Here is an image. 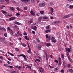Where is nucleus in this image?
Wrapping results in <instances>:
<instances>
[{"label": "nucleus", "mask_w": 73, "mask_h": 73, "mask_svg": "<svg viewBox=\"0 0 73 73\" xmlns=\"http://www.w3.org/2000/svg\"><path fill=\"white\" fill-rule=\"evenodd\" d=\"M39 6L40 7H44L45 6V4L44 3H40L39 4Z\"/></svg>", "instance_id": "nucleus-1"}, {"label": "nucleus", "mask_w": 73, "mask_h": 73, "mask_svg": "<svg viewBox=\"0 0 73 73\" xmlns=\"http://www.w3.org/2000/svg\"><path fill=\"white\" fill-rule=\"evenodd\" d=\"M39 70L41 73H45V72L44 71V68L42 67H40L39 68Z\"/></svg>", "instance_id": "nucleus-2"}, {"label": "nucleus", "mask_w": 73, "mask_h": 73, "mask_svg": "<svg viewBox=\"0 0 73 73\" xmlns=\"http://www.w3.org/2000/svg\"><path fill=\"white\" fill-rule=\"evenodd\" d=\"M19 56L20 57H23L25 60H27V58L26 57V56H25V55L21 54Z\"/></svg>", "instance_id": "nucleus-3"}, {"label": "nucleus", "mask_w": 73, "mask_h": 73, "mask_svg": "<svg viewBox=\"0 0 73 73\" xmlns=\"http://www.w3.org/2000/svg\"><path fill=\"white\" fill-rule=\"evenodd\" d=\"M19 56L20 57H23L25 60H27V58L26 57V56H25V55L21 54Z\"/></svg>", "instance_id": "nucleus-4"}, {"label": "nucleus", "mask_w": 73, "mask_h": 73, "mask_svg": "<svg viewBox=\"0 0 73 73\" xmlns=\"http://www.w3.org/2000/svg\"><path fill=\"white\" fill-rule=\"evenodd\" d=\"M10 20H13L16 19V17H12L9 19Z\"/></svg>", "instance_id": "nucleus-5"}, {"label": "nucleus", "mask_w": 73, "mask_h": 73, "mask_svg": "<svg viewBox=\"0 0 73 73\" xmlns=\"http://www.w3.org/2000/svg\"><path fill=\"white\" fill-rule=\"evenodd\" d=\"M69 15H66L64 17H62V19H66V18H68V17H69Z\"/></svg>", "instance_id": "nucleus-6"}, {"label": "nucleus", "mask_w": 73, "mask_h": 73, "mask_svg": "<svg viewBox=\"0 0 73 73\" xmlns=\"http://www.w3.org/2000/svg\"><path fill=\"white\" fill-rule=\"evenodd\" d=\"M21 1L22 2H23V3H27V2L29 1L30 0H21Z\"/></svg>", "instance_id": "nucleus-7"}, {"label": "nucleus", "mask_w": 73, "mask_h": 73, "mask_svg": "<svg viewBox=\"0 0 73 73\" xmlns=\"http://www.w3.org/2000/svg\"><path fill=\"white\" fill-rule=\"evenodd\" d=\"M28 47L29 48V50H28L27 51V53H30L31 52V48L30 47H29V45L28 44Z\"/></svg>", "instance_id": "nucleus-8"}, {"label": "nucleus", "mask_w": 73, "mask_h": 73, "mask_svg": "<svg viewBox=\"0 0 73 73\" xmlns=\"http://www.w3.org/2000/svg\"><path fill=\"white\" fill-rule=\"evenodd\" d=\"M65 49H66V52H68V51L69 52H70L71 50H70V48H68H68L66 47L65 48Z\"/></svg>", "instance_id": "nucleus-9"}, {"label": "nucleus", "mask_w": 73, "mask_h": 73, "mask_svg": "<svg viewBox=\"0 0 73 73\" xmlns=\"http://www.w3.org/2000/svg\"><path fill=\"white\" fill-rule=\"evenodd\" d=\"M61 57L62 58L63 60H64V57H65V55L64 54H62L61 55Z\"/></svg>", "instance_id": "nucleus-10"}, {"label": "nucleus", "mask_w": 73, "mask_h": 73, "mask_svg": "<svg viewBox=\"0 0 73 73\" xmlns=\"http://www.w3.org/2000/svg\"><path fill=\"white\" fill-rule=\"evenodd\" d=\"M46 38H48V40L50 39V36H49L47 35H46Z\"/></svg>", "instance_id": "nucleus-11"}, {"label": "nucleus", "mask_w": 73, "mask_h": 73, "mask_svg": "<svg viewBox=\"0 0 73 73\" xmlns=\"http://www.w3.org/2000/svg\"><path fill=\"white\" fill-rule=\"evenodd\" d=\"M42 19V17H39L38 18V21H41Z\"/></svg>", "instance_id": "nucleus-12"}, {"label": "nucleus", "mask_w": 73, "mask_h": 73, "mask_svg": "<svg viewBox=\"0 0 73 73\" xmlns=\"http://www.w3.org/2000/svg\"><path fill=\"white\" fill-rule=\"evenodd\" d=\"M0 40H1V42H3V41H4V40H5V38H1Z\"/></svg>", "instance_id": "nucleus-13"}, {"label": "nucleus", "mask_w": 73, "mask_h": 73, "mask_svg": "<svg viewBox=\"0 0 73 73\" xmlns=\"http://www.w3.org/2000/svg\"><path fill=\"white\" fill-rule=\"evenodd\" d=\"M42 46H41V45H40V44H39L38 46V48L39 49H40L41 48Z\"/></svg>", "instance_id": "nucleus-14"}, {"label": "nucleus", "mask_w": 73, "mask_h": 73, "mask_svg": "<svg viewBox=\"0 0 73 73\" xmlns=\"http://www.w3.org/2000/svg\"><path fill=\"white\" fill-rule=\"evenodd\" d=\"M30 13L33 16H35V14L34 13H33V11L32 10H31L30 11Z\"/></svg>", "instance_id": "nucleus-15"}, {"label": "nucleus", "mask_w": 73, "mask_h": 73, "mask_svg": "<svg viewBox=\"0 0 73 73\" xmlns=\"http://www.w3.org/2000/svg\"><path fill=\"white\" fill-rule=\"evenodd\" d=\"M37 61H38V62H41V61L40 59H36L35 60V62H37Z\"/></svg>", "instance_id": "nucleus-16"}, {"label": "nucleus", "mask_w": 73, "mask_h": 73, "mask_svg": "<svg viewBox=\"0 0 73 73\" xmlns=\"http://www.w3.org/2000/svg\"><path fill=\"white\" fill-rule=\"evenodd\" d=\"M59 69V68H58V67H56L54 69V70L55 71H57Z\"/></svg>", "instance_id": "nucleus-17"}, {"label": "nucleus", "mask_w": 73, "mask_h": 73, "mask_svg": "<svg viewBox=\"0 0 73 73\" xmlns=\"http://www.w3.org/2000/svg\"><path fill=\"white\" fill-rule=\"evenodd\" d=\"M45 32L46 33H48V32H50V30H46L45 31Z\"/></svg>", "instance_id": "nucleus-18"}, {"label": "nucleus", "mask_w": 73, "mask_h": 73, "mask_svg": "<svg viewBox=\"0 0 73 73\" xmlns=\"http://www.w3.org/2000/svg\"><path fill=\"white\" fill-rule=\"evenodd\" d=\"M33 29L35 31H36L37 30V27L36 26H35L33 28Z\"/></svg>", "instance_id": "nucleus-19"}, {"label": "nucleus", "mask_w": 73, "mask_h": 73, "mask_svg": "<svg viewBox=\"0 0 73 73\" xmlns=\"http://www.w3.org/2000/svg\"><path fill=\"white\" fill-rule=\"evenodd\" d=\"M7 29L8 30H9V31H11V33H12V29H10V27H8L7 28Z\"/></svg>", "instance_id": "nucleus-20"}, {"label": "nucleus", "mask_w": 73, "mask_h": 73, "mask_svg": "<svg viewBox=\"0 0 73 73\" xmlns=\"http://www.w3.org/2000/svg\"><path fill=\"white\" fill-rule=\"evenodd\" d=\"M1 11H2V13H5V14L7 13L6 11H4L3 10H2Z\"/></svg>", "instance_id": "nucleus-21"}, {"label": "nucleus", "mask_w": 73, "mask_h": 73, "mask_svg": "<svg viewBox=\"0 0 73 73\" xmlns=\"http://www.w3.org/2000/svg\"><path fill=\"white\" fill-rule=\"evenodd\" d=\"M15 24H18V25H20V23L17 22H15Z\"/></svg>", "instance_id": "nucleus-22"}, {"label": "nucleus", "mask_w": 73, "mask_h": 73, "mask_svg": "<svg viewBox=\"0 0 73 73\" xmlns=\"http://www.w3.org/2000/svg\"><path fill=\"white\" fill-rule=\"evenodd\" d=\"M1 30H3L4 31H6V29L2 27L1 28Z\"/></svg>", "instance_id": "nucleus-23"}, {"label": "nucleus", "mask_w": 73, "mask_h": 73, "mask_svg": "<svg viewBox=\"0 0 73 73\" xmlns=\"http://www.w3.org/2000/svg\"><path fill=\"white\" fill-rule=\"evenodd\" d=\"M0 59L3 60L4 59V57L0 56Z\"/></svg>", "instance_id": "nucleus-24"}, {"label": "nucleus", "mask_w": 73, "mask_h": 73, "mask_svg": "<svg viewBox=\"0 0 73 73\" xmlns=\"http://www.w3.org/2000/svg\"><path fill=\"white\" fill-rule=\"evenodd\" d=\"M10 8V9H11L12 11H14V10H15V9L13 7H11Z\"/></svg>", "instance_id": "nucleus-25"}, {"label": "nucleus", "mask_w": 73, "mask_h": 73, "mask_svg": "<svg viewBox=\"0 0 73 73\" xmlns=\"http://www.w3.org/2000/svg\"><path fill=\"white\" fill-rule=\"evenodd\" d=\"M25 38L26 39V40H29V38L27 36H26L25 37Z\"/></svg>", "instance_id": "nucleus-26"}, {"label": "nucleus", "mask_w": 73, "mask_h": 73, "mask_svg": "<svg viewBox=\"0 0 73 73\" xmlns=\"http://www.w3.org/2000/svg\"><path fill=\"white\" fill-rule=\"evenodd\" d=\"M8 54H10V55H11V56H13H13H14V55L13 54H12L10 53L9 52H8Z\"/></svg>", "instance_id": "nucleus-27"}, {"label": "nucleus", "mask_w": 73, "mask_h": 73, "mask_svg": "<svg viewBox=\"0 0 73 73\" xmlns=\"http://www.w3.org/2000/svg\"><path fill=\"white\" fill-rule=\"evenodd\" d=\"M59 62H61V57H59L58 58Z\"/></svg>", "instance_id": "nucleus-28"}, {"label": "nucleus", "mask_w": 73, "mask_h": 73, "mask_svg": "<svg viewBox=\"0 0 73 73\" xmlns=\"http://www.w3.org/2000/svg\"><path fill=\"white\" fill-rule=\"evenodd\" d=\"M61 65V62H59V64L58 65V66H60Z\"/></svg>", "instance_id": "nucleus-29"}, {"label": "nucleus", "mask_w": 73, "mask_h": 73, "mask_svg": "<svg viewBox=\"0 0 73 73\" xmlns=\"http://www.w3.org/2000/svg\"><path fill=\"white\" fill-rule=\"evenodd\" d=\"M55 39V38L53 37H52L51 38V40H52Z\"/></svg>", "instance_id": "nucleus-30"}, {"label": "nucleus", "mask_w": 73, "mask_h": 73, "mask_svg": "<svg viewBox=\"0 0 73 73\" xmlns=\"http://www.w3.org/2000/svg\"><path fill=\"white\" fill-rule=\"evenodd\" d=\"M50 45V43H48L46 44V46H49Z\"/></svg>", "instance_id": "nucleus-31"}, {"label": "nucleus", "mask_w": 73, "mask_h": 73, "mask_svg": "<svg viewBox=\"0 0 73 73\" xmlns=\"http://www.w3.org/2000/svg\"><path fill=\"white\" fill-rule=\"evenodd\" d=\"M4 36L5 37H7V33H5L4 34Z\"/></svg>", "instance_id": "nucleus-32"}, {"label": "nucleus", "mask_w": 73, "mask_h": 73, "mask_svg": "<svg viewBox=\"0 0 73 73\" xmlns=\"http://www.w3.org/2000/svg\"><path fill=\"white\" fill-rule=\"evenodd\" d=\"M43 19H48V17L46 16H44L43 17Z\"/></svg>", "instance_id": "nucleus-33"}, {"label": "nucleus", "mask_w": 73, "mask_h": 73, "mask_svg": "<svg viewBox=\"0 0 73 73\" xmlns=\"http://www.w3.org/2000/svg\"><path fill=\"white\" fill-rule=\"evenodd\" d=\"M40 13H41V15H42V14H43V13H44V11H40Z\"/></svg>", "instance_id": "nucleus-34"}, {"label": "nucleus", "mask_w": 73, "mask_h": 73, "mask_svg": "<svg viewBox=\"0 0 73 73\" xmlns=\"http://www.w3.org/2000/svg\"><path fill=\"white\" fill-rule=\"evenodd\" d=\"M17 33L18 34V35H19L21 33V32L20 31H18V32H17Z\"/></svg>", "instance_id": "nucleus-35"}, {"label": "nucleus", "mask_w": 73, "mask_h": 73, "mask_svg": "<svg viewBox=\"0 0 73 73\" xmlns=\"http://www.w3.org/2000/svg\"><path fill=\"white\" fill-rule=\"evenodd\" d=\"M51 11L52 13H53V8H51Z\"/></svg>", "instance_id": "nucleus-36"}, {"label": "nucleus", "mask_w": 73, "mask_h": 73, "mask_svg": "<svg viewBox=\"0 0 73 73\" xmlns=\"http://www.w3.org/2000/svg\"><path fill=\"white\" fill-rule=\"evenodd\" d=\"M61 73H64V69H62L61 70Z\"/></svg>", "instance_id": "nucleus-37"}, {"label": "nucleus", "mask_w": 73, "mask_h": 73, "mask_svg": "<svg viewBox=\"0 0 73 73\" xmlns=\"http://www.w3.org/2000/svg\"><path fill=\"white\" fill-rule=\"evenodd\" d=\"M69 71L70 72H71V73H72V72H73V70L71 69H69Z\"/></svg>", "instance_id": "nucleus-38"}, {"label": "nucleus", "mask_w": 73, "mask_h": 73, "mask_svg": "<svg viewBox=\"0 0 73 73\" xmlns=\"http://www.w3.org/2000/svg\"><path fill=\"white\" fill-rule=\"evenodd\" d=\"M69 7H70V8L71 9L73 8V5H70Z\"/></svg>", "instance_id": "nucleus-39"}, {"label": "nucleus", "mask_w": 73, "mask_h": 73, "mask_svg": "<svg viewBox=\"0 0 73 73\" xmlns=\"http://www.w3.org/2000/svg\"><path fill=\"white\" fill-rule=\"evenodd\" d=\"M4 66H7V67L9 66H8V64H4Z\"/></svg>", "instance_id": "nucleus-40"}, {"label": "nucleus", "mask_w": 73, "mask_h": 73, "mask_svg": "<svg viewBox=\"0 0 73 73\" xmlns=\"http://www.w3.org/2000/svg\"><path fill=\"white\" fill-rule=\"evenodd\" d=\"M22 45H23V46L24 47H26V44L24 43H23Z\"/></svg>", "instance_id": "nucleus-41"}, {"label": "nucleus", "mask_w": 73, "mask_h": 73, "mask_svg": "<svg viewBox=\"0 0 73 73\" xmlns=\"http://www.w3.org/2000/svg\"><path fill=\"white\" fill-rule=\"evenodd\" d=\"M67 54H66L67 56V57L68 58L69 57V53L68 52H67Z\"/></svg>", "instance_id": "nucleus-42"}, {"label": "nucleus", "mask_w": 73, "mask_h": 73, "mask_svg": "<svg viewBox=\"0 0 73 73\" xmlns=\"http://www.w3.org/2000/svg\"><path fill=\"white\" fill-rule=\"evenodd\" d=\"M15 50H16V51H17L18 52H20V51L19 50V49H18L17 48H16L15 49Z\"/></svg>", "instance_id": "nucleus-43"}, {"label": "nucleus", "mask_w": 73, "mask_h": 73, "mask_svg": "<svg viewBox=\"0 0 73 73\" xmlns=\"http://www.w3.org/2000/svg\"><path fill=\"white\" fill-rule=\"evenodd\" d=\"M27 8H28V7H25L24 8V10H27Z\"/></svg>", "instance_id": "nucleus-44"}, {"label": "nucleus", "mask_w": 73, "mask_h": 73, "mask_svg": "<svg viewBox=\"0 0 73 73\" xmlns=\"http://www.w3.org/2000/svg\"><path fill=\"white\" fill-rule=\"evenodd\" d=\"M28 68H29V69H30V70H31V68H32V66H28Z\"/></svg>", "instance_id": "nucleus-45"}, {"label": "nucleus", "mask_w": 73, "mask_h": 73, "mask_svg": "<svg viewBox=\"0 0 73 73\" xmlns=\"http://www.w3.org/2000/svg\"><path fill=\"white\" fill-rule=\"evenodd\" d=\"M52 42H54L55 43L56 42V39H54V40H52Z\"/></svg>", "instance_id": "nucleus-46"}, {"label": "nucleus", "mask_w": 73, "mask_h": 73, "mask_svg": "<svg viewBox=\"0 0 73 73\" xmlns=\"http://www.w3.org/2000/svg\"><path fill=\"white\" fill-rule=\"evenodd\" d=\"M33 22V21L32 20V19H31L30 20V23L31 24V23H32V22Z\"/></svg>", "instance_id": "nucleus-47"}, {"label": "nucleus", "mask_w": 73, "mask_h": 73, "mask_svg": "<svg viewBox=\"0 0 73 73\" xmlns=\"http://www.w3.org/2000/svg\"><path fill=\"white\" fill-rule=\"evenodd\" d=\"M35 0H31V2L32 3H34L35 2Z\"/></svg>", "instance_id": "nucleus-48"}, {"label": "nucleus", "mask_w": 73, "mask_h": 73, "mask_svg": "<svg viewBox=\"0 0 73 73\" xmlns=\"http://www.w3.org/2000/svg\"><path fill=\"white\" fill-rule=\"evenodd\" d=\"M67 66L68 67H70L71 66H70V64H67Z\"/></svg>", "instance_id": "nucleus-49"}, {"label": "nucleus", "mask_w": 73, "mask_h": 73, "mask_svg": "<svg viewBox=\"0 0 73 73\" xmlns=\"http://www.w3.org/2000/svg\"><path fill=\"white\" fill-rule=\"evenodd\" d=\"M49 29V27L48 26H47L46 27V29Z\"/></svg>", "instance_id": "nucleus-50"}, {"label": "nucleus", "mask_w": 73, "mask_h": 73, "mask_svg": "<svg viewBox=\"0 0 73 73\" xmlns=\"http://www.w3.org/2000/svg\"><path fill=\"white\" fill-rule=\"evenodd\" d=\"M32 33H33V34H34V35L35 34V32L34 31H32Z\"/></svg>", "instance_id": "nucleus-51"}, {"label": "nucleus", "mask_w": 73, "mask_h": 73, "mask_svg": "<svg viewBox=\"0 0 73 73\" xmlns=\"http://www.w3.org/2000/svg\"><path fill=\"white\" fill-rule=\"evenodd\" d=\"M54 61L55 62H56V63H58V60H57L56 59Z\"/></svg>", "instance_id": "nucleus-52"}, {"label": "nucleus", "mask_w": 73, "mask_h": 73, "mask_svg": "<svg viewBox=\"0 0 73 73\" xmlns=\"http://www.w3.org/2000/svg\"><path fill=\"white\" fill-rule=\"evenodd\" d=\"M16 9H17V10H18V11H19L20 10V8H19V7H17V8H16Z\"/></svg>", "instance_id": "nucleus-53"}, {"label": "nucleus", "mask_w": 73, "mask_h": 73, "mask_svg": "<svg viewBox=\"0 0 73 73\" xmlns=\"http://www.w3.org/2000/svg\"><path fill=\"white\" fill-rule=\"evenodd\" d=\"M19 15H20V13H17L16 14V16H19Z\"/></svg>", "instance_id": "nucleus-54"}, {"label": "nucleus", "mask_w": 73, "mask_h": 73, "mask_svg": "<svg viewBox=\"0 0 73 73\" xmlns=\"http://www.w3.org/2000/svg\"><path fill=\"white\" fill-rule=\"evenodd\" d=\"M23 35H24V36H26V35H27V33L26 32H25L24 33H23Z\"/></svg>", "instance_id": "nucleus-55"}, {"label": "nucleus", "mask_w": 73, "mask_h": 73, "mask_svg": "<svg viewBox=\"0 0 73 73\" xmlns=\"http://www.w3.org/2000/svg\"><path fill=\"white\" fill-rule=\"evenodd\" d=\"M68 59L70 61L71 60H72V59L71 58H70V57H68Z\"/></svg>", "instance_id": "nucleus-56"}, {"label": "nucleus", "mask_w": 73, "mask_h": 73, "mask_svg": "<svg viewBox=\"0 0 73 73\" xmlns=\"http://www.w3.org/2000/svg\"><path fill=\"white\" fill-rule=\"evenodd\" d=\"M54 23H58V21H55L54 22Z\"/></svg>", "instance_id": "nucleus-57"}, {"label": "nucleus", "mask_w": 73, "mask_h": 73, "mask_svg": "<svg viewBox=\"0 0 73 73\" xmlns=\"http://www.w3.org/2000/svg\"><path fill=\"white\" fill-rule=\"evenodd\" d=\"M45 55H46V57H47L48 56V54H47V53H45Z\"/></svg>", "instance_id": "nucleus-58"}, {"label": "nucleus", "mask_w": 73, "mask_h": 73, "mask_svg": "<svg viewBox=\"0 0 73 73\" xmlns=\"http://www.w3.org/2000/svg\"><path fill=\"white\" fill-rule=\"evenodd\" d=\"M11 73H16V72L15 71H13L11 72Z\"/></svg>", "instance_id": "nucleus-59"}, {"label": "nucleus", "mask_w": 73, "mask_h": 73, "mask_svg": "<svg viewBox=\"0 0 73 73\" xmlns=\"http://www.w3.org/2000/svg\"><path fill=\"white\" fill-rule=\"evenodd\" d=\"M15 36L16 37H18V35L17 34H15Z\"/></svg>", "instance_id": "nucleus-60"}, {"label": "nucleus", "mask_w": 73, "mask_h": 73, "mask_svg": "<svg viewBox=\"0 0 73 73\" xmlns=\"http://www.w3.org/2000/svg\"><path fill=\"white\" fill-rule=\"evenodd\" d=\"M38 58H39V59H41V57H40V56H38Z\"/></svg>", "instance_id": "nucleus-61"}, {"label": "nucleus", "mask_w": 73, "mask_h": 73, "mask_svg": "<svg viewBox=\"0 0 73 73\" xmlns=\"http://www.w3.org/2000/svg\"><path fill=\"white\" fill-rule=\"evenodd\" d=\"M19 35V36H21V37H22V34L21 33H20Z\"/></svg>", "instance_id": "nucleus-62"}, {"label": "nucleus", "mask_w": 73, "mask_h": 73, "mask_svg": "<svg viewBox=\"0 0 73 73\" xmlns=\"http://www.w3.org/2000/svg\"><path fill=\"white\" fill-rule=\"evenodd\" d=\"M46 59L47 61L48 60V57H46Z\"/></svg>", "instance_id": "nucleus-63"}, {"label": "nucleus", "mask_w": 73, "mask_h": 73, "mask_svg": "<svg viewBox=\"0 0 73 73\" xmlns=\"http://www.w3.org/2000/svg\"><path fill=\"white\" fill-rule=\"evenodd\" d=\"M69 1L71 2V1H73V0H68Z\"/></svg>", "instance_id": "nucleus-64"}]
</instances>
